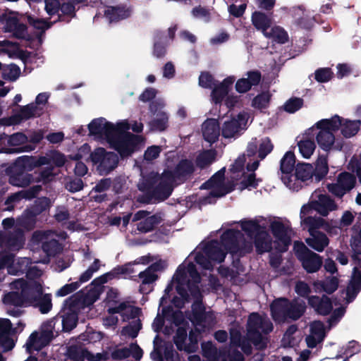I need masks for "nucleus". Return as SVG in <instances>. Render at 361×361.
Wrapping results in <instances>:
<instances>
[{"instance_id":"nucleus-1","label":"nucleus","mask_w":361,"mask_h":361,"mask_svg":"<svg viewBox=\"0 0 361 361\" xmlns=\"http://www.w3.org/2000/svg\"><path fill=\"white\" fill-rule=\"evenodd\" d=\"M90 135H104L110 147L116 150L122 159L130 157L139 142V136L128 132L127 122H118L116 125L100 117L93 119L88 125Z\"/></svg>"},{"instance_id":"nucleus-2","label":"nucleus","mask_w":361,"mask_h":361,"mask_svg":"<svg viewBox=\"0 0 361 361\" xmlns=\"http://www.w3.org/2000/svg\"><path fill=\"white\" fill-rule=\"evenodd\" d=\"M28 159L18 157L16 162L8 166L6 171L8 176V183L17 187L25 188L34 181L33 176L28 172L32 171L26 163Z\"/></svg>"},{"instance_id":"nucleus-3","label":"nucleus","mask_w":361,"mask_h":361,"mask_svg":"<svg viewBox=\"0 0 361 361\" xmlns=\"http://www.w3.org/2000/svg\"><path fill=\"white\" fill-rule=\"evenodd\" d=\"M90 159L101 176H106L114 171L118 164L117 154L108 152L103 147H97L90 154Z\"/></svg>"},{"instance_id":"nucleus-4","label":"nucleus","mask_w":361,"mask_h":361,"mask_svg":"<svg viewBox=\"0 0 361 361\" xmlns=\"http://www.w3.org/2000/svg\"><path fill=\"white\" fill-rule=\"evenodd\" d=\"M294 250L298 259L307 273H315L321 269L323 264L322 257L310 250L303 243L296 242Z\"/></svg>"},{"instance_id":"nucleus-5","label":"nucleus","mask_w":361,"mask_h":361,"mask_svg":"<svg viewBox=\"0 0 361 361\" xmlns=\"http://www.w3.org/2000/svg\"><path fill=\"white\" fill-rule=\"evenodd\" d=\"M263 319L258 312H252L247 319V338L258 350L266 349L269 343L268 338L264 337L259 331Z\"/></svg>"},{"instance_id":"nucleus-6","label":"nucleus","mask_w":361,"mask_h":361,"mask_svg":"<svg viewBox=\"0 0 361 361\" xmlns=\"http://www.w3.org/2000/svg\"><path fill=\"white\" fill-rule=\"evenodd\" d=\"M221 245L227 253L242 256L243 250L240 243L244 241L243 234L238 230L230 228L225 231L220 237Z\"/></svg>"},{"instance_id":"nucleus-7","label":"nucleus","mask_w":361,"mask_h":361,"mask_svg":"<svg viewBox=\"0 0 361 361\" xmlns=\"http://www.w3.org/2000/svg\"><path fill=\"white\" fill-rule=\"evenodd\" d=\"M171 184L164 181H159L154 190L148 195H142L138 197V201L145 204L157 203L167 200L173 192Z\"/></svg>"},{"instance_id":"nucleus-8","label":"nucleus","mask_w":361,"mask_h":361,"mask_svg":"<svg viewBox=\"0 0 361 361\" xmlns=\"http://www.w3.org/2000/svg\"><path fill=\"white\" fill-rule=\"evenodd\" d=\"M295 157L293 152H287L280 162V170L282 173L281 180L289 188H293V171L295 170Z\"/></svg>"},{"instance_id":"nucleus-9","label":"nucleus","mask_w":361,"mask_h":361,"mask_svg":"<svg viewBox=\"0 0 361 361\" xmlns=\"http://www.w3.org/2000/svg\"><path fill=\"white\" fill-rule=\"evenodd\" d=\"M20 291L25 307H29L42 294L43 288L39 281H24L20 286Z\"/></svg>"},{"instance_id":"nucleus-10","label":"nucleus","mask_w":361,"mask_h":361,"mask_svg":"<svg viewBox=\"0 0 361 361\" xmlns=\"http://www.w3.org/2000/svg\"><path fill=\"white\" fill-rule=\"evenodd\" d=\"M19 111L11 116V120L13 124H20L24 121L39 117L43 114V108L37 106L34 103L19 106Z\"/></svg>"},{"instance_id":"nucleus-11","label":"nucleus","mask_w":361,"mask_h":361,"mask_svg":"<svg viewBox=\"0 0 361 361\" xmlns=\"http://www.w3.org/2000/svg\"><path fill=\"white\" fill-rule=\"evenodd\" d=\"M97 296L90 294H85L82 290L73 294L63 302L62 311H73V309L78 307L80 304L91 305L97 300Z\"/></svg>"},{"instance_id":"nucleus-12","label":"nucleus","mask_w":361,"mask_h":361,"mask_svg":"<svg viewBox=\"0 0 361 361\" xmlns=\"http://www.w3.org/2000/svg\"><path fill=\"white\" fill-rule=\"evenodd\" d=\"M17 329L13 328L10 319H0V345H5L6 350H12L15 346V342L11 335L17 332Z\"/></svg>"},{"instance_id":"nucleus-13","label":"nucleus","mask_w":361,"mask_h":361,"mask_svg":"<svg viewBox=\"0 0 361 361\" xmlns=\"http://www.w3.org/2000/svg\"><path fill=\"white\" fill-rule=\"evenodd\" d=\"M270 229L276 241L283 245L281 251H286L291 243V238L288 234V228L281 221H274L270 224Z\"/></svg>"},{"instance_id":"nucleus-14","label":"nucleus","mask_w":361,"mask_h":361,"mask_svg":"<svg viewBox=\"0 0 361 361\" xmlns=\"http://www.w3.org/2000/svg\"><path fill=\"white\" fill-rule=\"evenodd\" d=\"M207 312L203 303V299L194 300L191 306V312H187V318L195 326H201L206 322Z\"/></svg>"},{"instance_id":"nucleus-15","label":"nucleus","mask_w":361,"mask_h":361,"mask_svg":"<svg viewBox=\"0 0 361 361\" xmlns=\"http://www.w3.org/2000/svg\"><path fill=\"white\" fill-rule=\"evenodd\" d=\"M247 78L238 79L235 85V90L240 94L248 92L252 86L259 85L262 74L259 71H250L247 73Z\"/></svg>"},{"instance_id":"nucleus-16","label":"nucleus","mask_w":361,"mask_h":361,"mask_svg":"<svg viewBox=\"0 0 361 361\" xmlns=\"http://www.w3.org/2000/svg\"><path fill=\"white\" fill-rule=\"evenodd\" d=\"M308 304L319 314L326 316L330 314L333 309L331 299L326 295L321 298L317 295H311L308 298Z\"/></svg>"},{"instance_id":"nucleus-17","label":"nucleus","mask_w":361,"mask_h":361,"mask_svg":"<svg viewBox=\"0 0 361 361\" xmlns=\"http://www.w3.org/2000/svg\"><path fill=\"white\" fill-rule=\"evenodd\" d=\"M235 80V78L234 76H228L224 79L221 83H215L211 93L212 101L215 104H220L222 102L224 99L227 96L231 87Z\"/></svg>"},{"instance_id":"nucleus-18","label":"nucleus","mask_w":361,"mask_h":361,"mask_svg":"<svg viewBox=\"0 0 361 361\" xmlns=\"http://www.w3.org/2000/svg\"><path fill=\"white\" fill-rule=\"evenodd\" d=\"M150 111L155 115L154 118L149 122V126L152 131H164L169 126V116L162 111H157V104L152 102L150 104Z\"/></svg>"},{"instance_id":"nucleus-19","label":"nucleus","mask_w":361,"mask_h":361,"mask_svg":"<svg viewBox=\"0 0 361 361\" xmlns=\"http://www.w3.org/2000/svg\"><path fill=\"white\" fill-rule=\"evenodd\" d=\"M202 135L204 139L213 144L219 140L220 135V126L218 120L208 118L202 124Z\"/></svg>"},{"instance_id":"nucleus-20","label":"nucleus","mask_w":361,"mask_h":361,"mask_svg":"<svg viewBox=\"0 0 361 361\" xmlns=\"http://www.w3.org/2000/svg\"><path fill=\"white\" fill-rule=\"evenodd\" d=\"M288 304L289 299L287 298H279L273 300L270 305V311L274 321L287 319Z\"/></svg>"},{"instance_id":"nucleus-21","label":"nucleus","mask_w":361,"mask_h":361,"mask_svg":"<svg viewBox=\"0 0 361 361\" xmlns=\"http://www.w3.org/2000/svg\"><path fill=\"white\" fill-rule=\"evenodd\" d=\"M204 253L212 262L221 263L224 261L227 252L224 251L221 245L216 240L209 242L203 248Z\"/></svg>"},{"instance_id":"nucleus-22","label":"nucleus","mask_w":361,"mask_h":361,"mask_svg":"<svg viewBox=\"0 0 361 361\" xmlns=\"http://www.w3.org/2000/svg\"><path fill=\"white\" fill-rule=\"evenodd\" d=\"M361 290V270L357 267L353 269V274L346 289L347 302H352Z\"/></svg>"},{"instance_id":"nucleus-23","label":"nucleus","mask_w":361,"mask_h":361,"mask_svg":"<svg viewBox=\"0 0 361 361\" xmlns=\"http://www.w3.org/2000/svg\"><path fill=\"white\" fill-rule=\"evenodd\" d=\"M317 142L321 149L326 152H329L332 148L341 150L343 147L342 143H336L335 145V135L330 131H319L316 137Z\"/></svg>"},{"instance_id":"nucleus-24","label":"nucleus","mask_w":361,"mask_h":361,"mask_svg":"<svg viewBox=\"0 0 361 361\" xmlns=\"http://www.w3.org/2000/svg\"><path fill=\"white\" fill-rule=\"evenodd\" d=\"M314 211L323 216H326L330 212L337 208L335 201L328 195H319L318 200H313Z\"/></svg>"},{"instance_id":"nucleus-25","label":"nucleus","mask_w":361,"mask_h":361,"mask_svg":"<svg viewBox=\"0 0 361 361\" xmlns=\"http://www.w3.org/2000/svg\"><path fill=\"white\" fill-rule=\"evenodd\" d=\"M306 310L307 306L303 300L299 298H295L293 300H289L287 319H290L293 321L298 320L304 315Z\"/></svg>"},{"instance_id":"nucleus-26","label":"nucleus","mask_w":361,"mask_h":361,"mask_svg":"<svg viewBox=\"0 0 361 361\" xmlns=\"http://www.w3.org/2000/svg\"><path fill=\"white\" fill-rule=\"evenodd\" d=\"M174 173L178 180L185 181L195 172V166L192 160L182 159L175 166Z\"/></svg>"},{"instance_id":"nucleus-27","label":"nucleus","mask_w":361,"mask_h":361,"mask_svg":"<svg viewBox=\"0 0 361 361\" xmlns=\"http://www.w3.org/2000/svg\"><path fill=\"white\" fill-rule=\"evenodd\" d=\"M310 235L305 239V243L317 252H322L329 243V239L323 232L310 233Z\"/></svg>"},{"instance_id":"nucleus-28","label":"nucleus","mask_w":361,"mask_h":361,"mask_svg":"<svg viewBox=\"0 0 361 361\" xmlns=\"http://www.w3.org/2000/svg\"><path fill=\"white\" fill-rule=\"evenodd\" d=\"M0 243L11 250H19L23 246V235L20 233L1 234Z\"/></svg>"},{"instance_id":"nucleus-29","label":"nucleus","mask_w":361,"mask_h":361,"mask_svg":"<svg viewBox=\"0 0 361 361\" xmlns=\"http://www.w3.org/2000/svg\"><path fill=\"white\" fill-rule=\"evenodd\" d=\"M254 243L258 254L269 252L271 247V240L265 228L254 236Z\"/></svg>"},{"instance_id":"nucleus-30","label":"nucleus","mask_w":361,"mask_h":361,"mask_svg":"<svg viewBox=\"0 0 361 361\" xmlns=\"http://www.w3.org/2000/svg\"><path fill=\"white\" fill-rule=\"evenodd\" d=\"M243 116L241 114L238 115V119L231 118L224 123L221 135L225 138H231L237 135L241 130V124L240 121L242 120Z\"/></svg>"},{"instance_id":"nucleus-31","label":"nucleus","mask_w":361,"mask_h":361,"mask_svg":"<svg viewBox=\"0 0 361 361\" xmlns=\"http://www.w3.org/2000/svg\"><path fill=\"white\" fill-rule=\"evenodd\" d=\"M252 23L257 30L262 31L265 35L271 27V18L270 16L262 11H255L252 14Z\"/></svg>"},{"instance_id":"nucleus-32","label":"nucleus","mask_w":361,"mask_h":361,"mask_svg":"<svg viewBox=\"0 0 361 361\" xmlns=\"http://www.w3.org/2000/svg\"><path fill=\"white\" fill-rule=\"evenodd\" d=\"M53 205V202L47 197H37L34 203L29 207V209L37 216L39 215H46L49 213L51 207Z\"/></svg>"},{"instance_id":"nucleus-33","label":"nucleus","mask_w":361,"mask_h":361,"mask_svg":"<svg viewBox=\"0 0 361 361\" xmlns=\"http://www.w3.org/2000/svg\"><path fill=\"white\" fill-rule=\"evenodd\" d=\"M167 37L164 32L157 31L154 35L153 55L157 58H163L166 54Z\"/></svg>"},{"instance_id":"nucleus-34","label":"nucleus","mask_w":361,"mask_h":361,"mask_svg":"<svg viewBox=\"0 0 361 361\" xmlns=\"http://www.w3.org/2000/svg\"><path fill=\"white\" fill-rule=\"evenodd\" d=\"M186 326H187L178 327L176 334L173 336V342L178 350H185L190 353L195 351V347L192 348L190 345H185V341L187 338Z\"/></svg>"},{"instance_id":"nucleus-35","label":"nucleus","mask_w":361,"mask_h":361,"mask_svg":"<svg viewBox=\"0 0 361 361\" xmlns=\"http://www.w3.org/2000/svg\"><path fill=\"white\" fill-rule=\"evenodd\" d=\"M159 180V175L157 173L151 172L144 176L141 183L137 185L140 191L143 192V195H148L154 190Z\"/></svg>"},{"instance_id":"nucleus-36","label":"nucleus","mask_w":361,"mask_h":361,"mask_svg":"<svg viewBox=\"0 0 361 361\" xmlns=\"http://www.w3.org/2000/svg\"><path fill=\"white\" fill-rule=\"evenodd\" d=\"M128 11L123 6H107L104 11V16L111 22H118L128 18Z\"/></svg>"},{"instance_id":"nucleus-37","label":"nucleus","mask_w":361,"mask_h":361,"mask_svg":"<svg viewBox=\"0 0 361 361\" xmlns=\"http://www.w3.org/2000/svg\"><path fill=\"white\" fill-rule=\"evenodd\" d=\"M215 149L204 150L195 159V164L200 169H204L213 164L216 158Z\"/></svg>"},{"instance_id":"nucleus-38","label":"nucleus","mask_w":361,"mask_h":361,"mask_svg":"<svg viewBox=\"0 0 361 361\" xmlns=\"http://www.w3.org/2000/svg\"><path fill=\"white\" fill-rule=\"evenodd\" d=\"M36 221L37 216L29 207L17 219V224L27 231H31L35 227Z\"/></svg>"},{"instance_id":"nucleus-39","label":"nucleus","mask_w":361,"mask_h":361,"mask_svg":"<svg viewBox=\"0 0 361 361\" xmlns=\"http://www.w3.org/2000/svg\"><path fill=\"white\" fill-rule=\"evenodd\" d=\"M161 218L157 214L147 216L144 220L137 224V229L141 233L152 231L161 222Z\"/></svg>"},{"instance_id":"nucleus-40","label":"nucleus","mask_w":361,"mask_h":361,"mask_svg":"<svg viewBox=\"0 0 361 361\" xmlns=\"http://www.w3.org/2000/svg\"><path fill=\"white\" fill-rule=\"evenodd\" d=\"M161 313L164 317H171L172 323L176 326H188V323L185 320L184 315L182 311L180 310L173 311V307L171 305L164 307L161 310Z\"/></svg>"},{"instance_id":"nucleus-41","label":"nucleus","mask_w":361,"mask_h":361,"mask_svg":"<svg viewBox=\"0 0 361 361\" xmlns=\"http://www.w3.org/2000/svg\"><path fill=\"white\" fill-rule=\"evenodd\" d=\"M31 306L38 309L41 314H44L49 313L53 306L51 295L49 293H42Z\"/></svg>"},{"instance_id":"nucleus-42","label":"nucleus","mask_w":361,"mask_h":361,"mask_svg":"<svg viewBox=\"0 0 361 361\" xmlns=\"http://www.w3.org/2000/svg\"><path fill=\"white\" fill-rule=\"evenodd\" d=\"M314 176V168L310 164L298 163L295 166L293 177L302 181L307 180Z\"/></svg>"},{"instance_id":"nucleus-43","label":"nucleus","mask_w":361,"mask_h":361,"mask_svg":"<svg viewBox=\"0 0 361 361\" xmlns=\"http://www.w3.org/2000/svg\"><path fill=\"white\" fill-rule=\"evenodd\" d=\"M329 166L327 155H319L315 168H314V176L316 181L322 180L328 173Z\"/></svg>"},{"instance_id":"nucleus-44","label":"nucleus","mask_w":361,"mask_h":361,"mask_svg":"<svg viewBox=\"0 0 361 361\" xmlns=\"http://www.w3.org/2000/svg\"><path fill=\"white\" fill-rule=\"evenodd\" d=\"M27 20L29 25L32 26L34 28L41 31V33L37 35V37L40 42L42 40V34L44 33L47 30L51 27V26L56 23V21L51 22L42 18H37L32 16H28Z\"/></svg>"},{"instance_id":"nucleus-45","label":"nucleus","mask_w":361,"mask_h":361,"mask_svg":"<svg viewBox=\"0 0 361 361\" xmlns=\"http://www.w3.org/2000/svg\"><path fill=\"white\" fill-rule=\"evenodd\" d=\"M62 329L65 332H69L76 327L78 324V314L75 311H63Z\"/></svg>"},{"instance_id":"nucleus-46","label":"nucleus","mask_w":361,"mask_h":361,"mask_svg":"<svg viewBox=\"0 0 361 361\" xmlns=\"http://www.w3.org/2000/svg\"><path fill=\"white\" fill-rule=\"evenodd\" d=\"M240 227L250 238L254 237L265 228L256 220H243L240 222Z\"/></svg>"},{"instance_id":"nucleus-47","label":"nucleus","mask_w":361,"mask_h":361,"mask_svg":"<svg viewBox=\"0 0 361 361\" xmlns=\"http://www.w3.org/2000/svg\"><path fill=\"white\" fill-rule=\"evenodd\" d=\"M338 283V279L335 276H332L326 278L325 280L319 281L315 283V286L318 289L330 295L337 290Z\"/></svg>"},{"instance_id":"nucleus-48","label":"nucleus","mask_w":361,"mask_h":361,"mask_svg":"<svg viewBox=\"0 0 361 361\" xmlns=\"http://www.w3.org/2000/svg\"><path fill=\"white\" fill-rule=\"evenodd\" d=\"M60 11L61 14L58 15L56 22L65 21L69 23L71 19L75 17V8L73 3H63L61 4Z\"/></svg>"},{"instance_id":"nucleus-49","label":"nucleus","mask_w":361,"mask_h":361,"mask_svg":"<svg viewBox=\"0 0 361 361\" xmlns=\"http://www.w3.org/2000/svg\"><path fill=\"white\" fill-rule=\"evenodd\" d=\"M301 224L307 227L309 233H313L320 232L318 229L324 227V224H326V221L321 217L310 216L302 219Z\"/></svg>"},{"instance_id":"nucleus-50","label":"nucleus","mask_w":361,"mask_h":361,"mask_svg":"<svg viewBox=\"0 0 361 361\" xmlns=\"http://www.w3.org/2000/svg\"><path fill=\"white\" fill-rule=\"evenodd\" d=\"M2 301L6 305L25 307L21 291H11L4 294Z\"/></svg>"},{"instance_id":"nucleus-51","label":"nucleus","mask_w":361,"mask_h":361,"mask_svg":"<svg viewBox=\"0 0 361 361\" xmlns=\"http://www.w3.org/2000/svg\"><path fill=\"white\" fill-rule=\"evenodd\" d=\"M221 361H245L244 355L238 349L224 347L219 350Z\"/></svg>"},{"instance_id":"nucleus-52","label":"nucleus","mask_w":361,"mask_h":361,"mask_svg":"<svg viewBox=\"0 0 361 361\" xmlns=\"http://www.w3.org/2000/svg\"><path fill=\"white\" fill-rule=\"evenodd\" d=\"M360 125V121L345 120V122L342 123L341 134L346 138L351 137L357 133Z\"/></svg>"},{"instance_id":"nucleus-53","label":"nucleus","mask_w":361,"mask_h":361,"mask_svg":"<svg viewBox=\"0 0 361 361\" xmlns=\"http://www.w3.org/2000/svg\"><path fill=\"white\" fill-rule=\"evenodd\" d=\"M337 182L346 190L350 191L356 184V177L351 173L344 171L338 174Z\"/></svg>"},{"instance_id":"nucleus-54","label":"nucleus","mask_w":361,"mask_h":361,"mask_svg":"<svg viewBox=\"0 0 361 361\" xmlns=\"http://www.w3.org/2000/svg\"><path fill=\"white\" fill-rule=\"evenodd\" d=\"M42 250L49 257H54L62 251L61 244L58 240L51 239L42 243Z\"/></svg>"},{"instance_id":"nucleus-55","label":"nucleus","mask_w":361,"mask_h":361,"mask_svg":"<svg viewBox=\"0 0 361 361\" xmlns=\"http://www.w3.org/2000/svg\"><path fill=\"white\" fill-rule=\"evenodd\" d=\"M271 94L269 91L258 94L252 100V106L257 109H264L269 106Z\"/></svg>"},{"instance_id":"nucleus-56","label":"nucleus","mask_w":361,"mask_h":361,"mask_svg":"<svg viewBox=\"0 0 361 361\" xmlns=\"http://www.w3.org/2000/svg\"><path fill=\"white\" fill-rule=\"evenodd\" d=\"M265 35L279 44H285L288 41L287 32L279 26L272 27L269 32L265 33Z\"/></svg>"},{"instance_id":"nucleus-57","label":"nucleus","mask_w":361,"mask_h":361,"mask_svg":"<svg viewBox=\"0 0 361 361\" xmlns=\"http://www.w3.org/2000/svg\"><path fill=\"white\" fill-rule=\"evenodd\" d=\"M299 151L304 158L308 159L313 154L316 145L311 139L301 140L298 142Z\"/></svg>"},{"instance_id":"nucleus-58","label":"nucleus","mask_w":361,"mask_h":361,"mask_svg":"<svg viewBox=\"0 0 361 361\" xmlns=\"http://www.w3.org/2000/svg\"><path fill=\"white\" fill-rule=\"evenodd\" d=\"M41 342L39 334L37 331L32 332L25 343L27 351L31 353L34 350L39 351L42 350L44 347H41Z\"/></svg>"},{"instance_id":"nucleus-59","label":"nucleus","mask_w":361,"mask_h":361,"mask_svg":"<svg viewBox=\"0 0 361 361\" xmlns=\"http://www.w3.org/2000/svg\"><path fill=\"white\" fill-rule=\"evenodd\" d=\"M23 159H28L27 161H26V163L29 166H30L31 170L35 167L50 164L49 154H47L46 156H40L38 157L28 156H23Z\"/></svg>"},{"instance_id":"nucleus-60","label":"nucleus","mask_w":361,"mask_h":361,"mask_svg":"<svg viewBox=\"0 0 361 361\" xmlns=\"http://www.w3.org/2000/svg\"><path fill=\"white\" fill-rule=\"evenodd\" d=\"M53 166H47L43 169L37 177V181L42 182L44 185L48 184L52 182L56 176V173H54Z\"/></svg>"},{"instance_id":"nucleus-61","label":"nucleus","mask_w":361,"mask_h":361,"mask_svg":"<svg viewBox=\"0 0 361 361\" xmlns=\"http://www.w3.org/2000/svg\"><path fill=\"white\" fill-rule=\"evenodd\" d=\"M274 149L271 139L268 137L262 140L258 149V157L262 160L264 159Z\"/></svg>"},{"instance_id":"nucleus-62","label":"nucleus","mask_w":361,"mask_h":361,"mask_svg":"<svg viewBox=\"0 0 361 361\" xmlns=\"http://www.w3.org/2000/svg\"><path fill=\"white\" fill-rule=\"evenodd\" d=\"M303 106V99L300 97H292L288 99L283 106L284 110L290 114H293Z\"/></svg>"},{"instance_id":"nucleus-63","label":"nucleus","mask_w":361,"mask_h":361,"mask_svg":"<svg viewBox=\"0 0 361 361\" xmlns=\"http://www.w3.org/2000/svg\"><path fill=\"white\" fill-rule=\"evenodd\" d=\"M138 277L142 279V288L143 286L153 283L159 278L158 275L149 270L148 267L145 270L140 271Z\"/></svg>"},{"instance_id":"nucleus-64","label":"nucleus","mask_w":361,"mask_h":361,"mask_svg":"<svg viewBox=\"0 0 361 361\" xmlns=\"http://www.w3.org/2000/svg\"><path fill=\"white\" fill-rule=\"evenodd\" d=\"M141 329V321L137 319L133 324L124 326L122 329V334L124 335H128L132 338H135L137 336L138 333Z\"/></svg>"}]
</instances>
